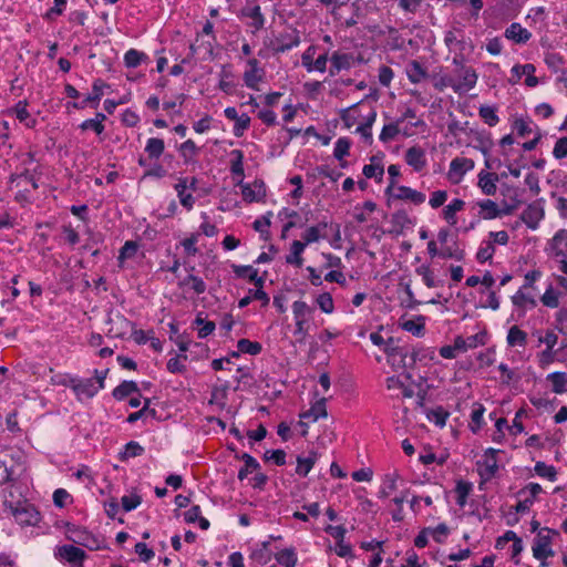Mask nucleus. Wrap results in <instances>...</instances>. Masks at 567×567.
Here are the masks:
<instances>
[{
    "mask_svg": "<svg viewBox=\"0 0 567 567\" xmlns=\"http://www.w3.org/2000/svg\"><path fill=\"white\" fill-rule=\"evenodd\" d=\"M534 470L538 476L545 477L550 482H555L557 480V471L553 465H547L544 462H537Z\"/></svg>",
    "mask_w": 567,
    "mask_h": 567,
    "instance_id": "13d9d810",
    "label": "nucleus"
},
{
    "mask_svg": "<svg viewBox=\"0 0 567 567\" xmlns=\"http://www.w3.org/2000/svg\"><path fill=\"white\" fill-rule=\"evenodd\" d=\"M405 162L415 172H421L426 166L425 151L420 146H412L405 152Z\"/></svg>",
    "mask_w": 567,
    "mask_h": 567,
    "instance_id": "4468645a",
    "label": "nucleus"
},
{
    "mask_svg": "<svg viewBox=\"0 0 567 567\" xmlns=\"http://www.w3.org/2000/svg\"><path fill=\"white\" fill-rule=\"evenodd\" d=\"M300 44V35L297 30L280 33L275 40H271L269 47L275 53H284Z\"/></svg>",
    "mask_w": 567,
    "mask_h": 567,
    "instance_id": "1a4fd4ad",
    "label": "nucleus"
},
{
    "mask_svg": "<svg viewBox=\"0 0 567 567\" xmlns=\"http://www.w3.org/2000/svg\"><path fill=\"white\" fill-rule=\"evenodd\" d=\"M76 377L70 373H59L51 378V382L54 385H62L73 389Z\"/></svg>",
    "mask_w": 567,
    "mask_h": 567,
    "instance_id": "338daca9",
    "label": "nucleus"
},
{
    "mask_svg": "<svg viewBox=\"0 0 567 567\" xmlns=\"http://www.w3.org/2000/svg\"><path fill=\"white\" fill-rule=\"evenodd\" d=\"M109 87L102 80H95L92 85V93L89 94L82 102L74 103L73 106L75 109H84L87 104L97 105L102 95L103 89Z\"/></svg>",
    "mask_w": 567,
    "mask_h": 567,
    "instance_id": "6ab92c4d",
    "label": "nucleus"
},
{
    "mask_svg": "<svg viewBox=\"0 0 567 567\" xmlns=\"http://www.w3.org/2000/svg\"><path fill=\"white\" fill-rule=\"evenodd\" d=\"M472 491V484L464 481H458L455 487L456 503L460 507H464L467 502V497Z\"/></svg>",
    "mask_w": 567,
    "mask_h": 567,
    "instance_id": "3c124183",
    "label": "nucleus"
},
{
    "mask_svg": "<svg viewBox=\"0 0 567 567\" xmlns=\"http://www.w3.org/2000/svg\"><path fill=\"white\" fill-rule=\"evenodd\" d=\"M174 189L177 194L181 205L185 209L192 210L196 200L193 196V192L187 188L186 181L184 178H178L177 183L174 185Z\"/></svg>",
    "mask_w": 567,
    "mask_h": 567,
    "instance_id": "a211bd4d",
    "label": "nucleus"
},
{
    "mask_svg": "<svg viewBox=\"0 0 567 567\" xmlns=\"http://www.w3.org/2000/svg\"><path fill=\"white\" fill-rule=\"evenodd\" d=\"M485 412V408L481 403H475L471 413V429L475 433L477 432L483 424V415Z\"/></svg>",
    "mask_w": 567,
    "mask_h": 567,
    "instance_id": "052dcab7",
    "label": "nucleus"
},
{
    "mask_svg": "<svg viewBox=\"0 0 567 567\" xmlns=\"http://www.w3.org/2000/svg\"><path fill=\"white\" fill-rule=\"evenodd\" d=\"M252 300H259L261 301L262 306H267L270 299L269 296L264 291V289H249L248 295L239 300L238 307L245 308Z\"/></svg>",
    "mask_w": 567,
    "mask_h": 567,
    "instance_id": "72a5a7b5",
    "label": "nucleus"
},
{
    "mask_svg": "<svg viewBox=\"0 0 567 567\" xmlns=\"http://www.w3.org/2000/svg\"><path fill=\"white\" fill-rule=\"evenodd\" d=\"M243 460L245 462V465L238 472V478L240 481L245 480L248 474H250L259 468V463L251 455L245 453L243 455Z\"/></svg>",
    "mask_w": 567,
    "mask_h": 567,
    "instance_id": "5fc2aeb1",
    "label": "nucleus"
},
{
    "mask_svg": "<svg viewBox=\"0 0 567 567\" xmlns=\"http://www.w3.org/2000/svg\"><path fill=\"white\" fill-rule=\"evenodd\" d=\"M498 452L499 450L489 447L485 450L482 458L476 462L478 474L484 481L492 480L497 473L498 464L496 455Z\"/></svg>",
    "mask_w": 567,
    "mask_h": 567,
    "instance_id": "423d86ee",
    "label": "nucleus"
},
{
    "mask_svg": "<svg viewBox=\"0 0 567 567\" xmlns=\"http://www.w3.org/2000/svg\"><path fill=\"white\" fill-rule=\"evenodd\" d=\"M247 64L249 69L244 73V82L247 87L255 90L262 80V70L259 69V62L256 59H249Z\"/></svg>",
    "mask_w": 567,
    "mask_h": 567,
    "instance_id": "dca6fc26",
    "label": "nucleus"
},
{
    "mask_svg": "<svg viewBox=\"0 0 567 567\" xmlns=\"http://www.w3.org/2000/svg\"><path fill=\"white\" fill-rule=\"evenodd\" d=\"M514 128L519 136L525 137L534 132V124L532 121L517 118L514 122Z\"/></svg>",
    "mask_w": 567,
    "mask_h": 567,
    "instance_id": "69168bd1",
    "label": "nucleus"
},
{
    "mask_svg": "<svg viewBox=\"0 0 567 567\" xmlns=\"http://www.w3.org/2000/svg\"><path fill=\"white\" fill-rule=\"evenodd\" d=\"M276 560L285 567H296L298 558L293 548H285L276 554Z\"/></svg>",
    "mask_w": 567,
    "mask_h": 567,
    "instance_id": "49530a36",
    "label": "nucleus"
},
{
    "mask_svg": "<svg viewBox=\"0 0 567 567\" xmlns=\"http://www.w3.org/2000/svg\"><path fill=\"white\" fill-rule=\"evenodd\" d=\"M480 207L478 215L483 219H494L502 215V210L498 208V205L491 199H483L476 203Z\"/></svg>",
    "mask_w": 567,
    "mask_h": 567,
    "instance_id": "b1692460",
    "label": "nucleus"
},
{
    "mask_svg": "<svg viewBox=\"0 0 567 567\" xmlns=\"http://www.w3.org/2000/svg\"><path fill=\"white\" fill-rule=\"evenodd\" d=\"M306 248V244L300 240H293L290 246V254L286 256V262L301 267L303 264L302 252Z\"/></svg>",
    "mask_w": 567,
    "mask_h": 567,
    "instance_id": "c756f323",
    "label": "nucleus"
},
{
    "mask_svg": "<svg viewBox=\"0 0 567 567\" xmlns=\"http://www.w3.org/2000/svg\"><path fill=\"white\" fill-rule=\"evenodd\" d=\"M68 538L75 544L86 547L90 550H101L107 548L104 539H100L86 529L76 526L68 528Z\"/></svg>",
    "mask_w": 567,
    "mask_h": 567,
    "instance_id": "39448f33",
    "label": "nucleus"
},
{
    "mask_svg": "<svg viewBox=\"0 0 567 567\" xmlns=\"http://www.w3.org/2000/svg\"><path fill=\"white\" fill-rule=\"evenodd\" d=\"M330 60L332 64L330 69V74L334 75L341 70H349L353 64L354 58L352 54L349 53L334 52Z\"/></svg>",
    "mask_w": 567,
    "mask_h": 567,
    "instance_id": "aec40b11",
    "label": "nucleus"
},
{
    "mask_svg": "<svg viewBox=\"0 0 567 567\" xmlns=\"http://www.w3.org/2000/svg\"><path fill=\"white\" fill-rule=\"evenodd\" d=\"M181 288L189 287L196 295H202L206 291L205 281L195 275H188L178 282Z\"/></svg>",
    "mask_w": 567,
    "mask_h": 567,
    "instance_id": "f704fd0d",
    "label": "nucleus"
},
{
    "mask_svg": "<svg viewBox=\"0 0 567 567\" xmlns=\"http://www.w3.org/2000/svg\"><path fill=\"white\" fill-rule=\"evenodd\" d=\"M243 197L247 202H257L265 196L262 182H255L252 185L246 184L241 187Z\"/></svg>",
    "mask_w": 567,
    "mask_h": 567,
    "instance_id": "5701e85b",
    "label": "nucleus"
},
{
    "mask_svg": "<svg viewBox=\"0 0 567 567\" xmlns=\"http://www.w3.org/2000/svg\"><path fill=\"white\" fill-rule=\"evenodd\" d=\"M498 181L497 175L493 173L481 172L478 174V186L481 187L483 194L485 195H494L497 190L496 183Z\"/></svg>",
    "mask_w": 567,
    "mask_h": 567,
    "instance_id": "393cba45",
    "label": "nucleus"
},
{
    "mask_svg": "<svg viewBox=\"0 0 567 567\" xmlns=\"http://www.w3.org/2000/svg\"><path fill=\"white\" fill-rule=\"evenodd\" d=\"M474 166L475 163L471 158L455 157L450 163V168L447 173L449 179L454 184H458L463 179L464 175L467 172L472 171Z\"/></svg>",
    "mask_w": 567,
    "mask_h": 567,
    "instance_id": "9d476101",
    "label": "nucleus"
},
{
    "mask_svg": "<svg viewBox=\"0 0 567 567\" xmlns=\"http://www.w3.org/2000/svg\"><path fill=\"white\" fill-rule=\"evenodd\" d=\"M362 173L367 178H374L377 182H381L384 175L381 159L377 156L371 157V163L363 166Z\"/></svg>",
    "mask_w": 567,
    "mask_h": 567,
    "instance_id": "cd10ccee",
    "label": "nucleus"
},
{
    "mask_svg": "<svg viewBox=\"0 0 567 567\" xmlns=\"http://www.w3.org/2000/svg\"><path fill=\"white\" fill-rule=\"evenodd\" d=\"M449 412L443 408L439 406L436 409L430 410L426 413V417L430 422L434 423L439 427H444L446 424V420L449 417Z\"/></svg>",
    "mask_w": 567,
    "mask_h": 567,
    "instance_id": "864d4df0",
    "label": "nucleus"
},
{
    "mask_svg": "<svg viewBox=\"0 0 567 567\" xmlns=\"http://www.w3.org/2000/svg\"><path fill=\"white\" fill-rule=\"evenodd\" d=\"M14 514L21 523L27 525H34L39 519V513L34 508L17 509Z\"/></svg>",
    "mask_w": 567,
    "mask_h": 567,
    "instance_id": "bf43d9fd",
    "label": "nucleus"
},
{
    "mask_svg": "<svg viewBox=\"0 0 567 567\" xmlns=\"http://www.w3.org/2000/svg\"><path fill=\"white\" fill-rule=\"evenodd\" d=\"M234 74L229 64L221 65L219 72V83L218 87L225 93H230L235 87V83L233 81Z\"/></svg>",
    "mask_w": 567,
    "mask_h": 567,
    "instance_id": "2f4dec72",
    "label": "nucleus"
},
{
    "mask_svg": "<svg viewBox=\"0 0 567 567\" xmlns=\"http://www.w3.org/2000/svg\"><path fill=\"white\" fill-rule=\"evenodd\" d=\"M540 301L548 308H557L559 306V292L550 285L540 297Z\"/></svg>",
    "mask_w": 567,
    "mask_h": 567,
    "instance_id": "0e129e2a",
    "label": "nucleus"
},
{
    "mask_svg": "<svg viewBox=\"0 0 567 567\" xmlns=\"http://www.w3.org/2000/svg\"><path fill=\"white\" fill-rule=\"evenodd\" d=\"M498 370L502 373L501 382L502 384L509 385L513 381H517L519 378L514 370H512L507 364L501 363L498 365Z\"/></svg>",
    "mask_w": 567,
    "mask_h": 567,
    "instance_id": "774afa93",
    "label": "nucleus"
},
{
    "mask_svg": "<svg viewBox=\"0 0 567 567\" xmlns=\"http://www.w3.org/2000/svg\"><path fill=\"white\" fill-rule=\"evenodd\" d=\"M326 404H327V399L320 398L311 405V408L308 411L300 414L299 424L301 426H303V431L301 433L303 436L307 435V433H308L307 427H308L309 422H316L320 417L327 416Z\"/></svg>",
    "mask_w": 567,
    "mask_h": 567,
    "instance_id": "6e6552de",
    "label": "nucleus"
},
{
    "mask_svg": "<svg viewBox=\"0 0 567 567\" xmlns=\"http://www.w3.org/2000/svg\"><path fill=\"white\" fill-rule=\"evenodd\" d=\"M328 227L327 221H320L316 226L309 227L303 234H302V244H306V247L312 243L319 241L320 238H324V230Z\"/></svg>",
    "mask_w": 567,
    "mask_h": 567,
    "instance_id": "a878e982",
    "label": "nucleus"
},
{
    "mask_svg": "<svg viewBox=\"0 0 567 567\" xmlns=\"http://www.w3.org/2000/svg\"><path fill=\"white\" fill-rule=\"evenodd\" d=\"M504 37L514 43L525 44L530 40L532 33L526 28L522 27L520 23L513 22L506 28Z\"/></svg>",
    "mask_w": 567,
    "mask_h": 567,
    "instance_id": "ddd939ff",
    "label": "nucleus"
},
{
    "mask_svg": "<svg viewBox=\"0 0 567 567\" xmlns=\"http://www.w3.org/2000/svg\"><path fill=\"white\" fill-rule=\"evenodd\" d=\"M478 115L484 121V123L491 127L496 126L499 122V117L496 113L495 106L482 105L478 109Z\"/></svg>",
    "mask_w": 567,
    "mask_h": 567,
    "instance_id": "a18cd8bd",
    "label": "nucleus"
},
{
    "mask_svg": "<svg viewBox=\"0 0 567 567\" xmlns=\"http://www.w3.org/2000/svg\"><path fill=\"white\" fill-rule=\"evenodd\" d=\"M465 206V202L461 198H454L449 205H446L443 209V218L451 225L455 226L457 224L456 214L461 212Z\"/></svg>",
    "mask_w": 567,
    "mask_h": 567,
    "instance_id": "bb28decb",
    "label": "nucleus"
},
{
    "mask_svg": "<svg viewBox=\"0 0 567 567\" xmlns=\"http://www.w3.org/2000/svg\"><path fill=\"white\" fill-rule=\"evenodd\" d=\"M400 133V124L398 123V121H395L393 123L385 124L382 127L379 138L381 142L386 143L389 141L394 140Z\"/></svg>",
    "mask_w": 567,
    "mask_h": 567,
    "instance_id": "6e6d98bb",
    "label": "nucleus"
},
{
    "mask_svg": "<svg viewBox=\"0 0 567 567\" xmlns=\"http://www.w3.org/2000/svg\"><path fill=\"white\" fill-rule=\"evenodd\" d=\"M506 340L509 347H525L527 342V333L517 326H513L508 330Z\"/></svg>",
    "mask_w": 567,
    "mask_h": 567,
    "instance_id": "a19ab883",
    "label": "nucleus"
},
{
    "mask_svg": "<svg viewBox=\"0 0 567 567\" xmlns=\"http://www.w3.org/2000/svg\"><path fill=\"white\" fill-rule=\"evenodd\" d=\"M440 257L444 259H455L457 261H461L464 259L465 252L463 249L458 247L456 241H454L453 245L446 246L441 250Z\"/></svg>",
    "mask_w": 567,
    "mask_h": 567,
    "instance_id": "4d7b16f0",
    "label": "nucleus"
},
{
    "mask_svg": "<svg viewBox=\"0 0 567 567\" xmlns=\"http://www.w3.org/2000/svg\"><path fill=\"white\" fill-rule=\"evenodd\" d=\"M545 213L543 207L533 203L528 205L520 215V220L530 229H536L538 227L539 221L544 218Z\"/></svg>",
    "mask_w": 567,
    "mask_h": 567,
    "instance_id": "f8f14e48",
    "label": "nucleus"
},
{
    "mask_svg": "<svg viewBox=\"0 0 567 567\" xmlns=\"http://www.w3.org/2000/svg\"><path fill=\"white\" fill-rule=\"evenodd\" d=\"M138 392H140V390H138L136 382L123 381L120 385H117L113 390L112 394H113L114 399L121 401V400H124L125 398H127L128 395H131L133 393H138Z\"/></svg>",
    "mask_w": 567,
    "mask_h": 567,
    "instance_id": "4c0bfd02",
    "label": "nucleus"
},
{
    "mask_svg": "<svg viewBox=\"0 0 567 567\" xmlns=\"http://www.w3.org/2000/svg\"><path fill=\"white\" fill-rule=\"evenodd\" d=\"M165 151V143L162 138L151 137L145 145V152L150 159H158Z\"/></svg>",
    "mask_w": 567,
    "mask_h": 567,
    "instance_id": "473e14b6",
    "label": "nucleus"
},
{
    "mask_svg": "<svg viewBox=\"0 0 567 567\" xmlns=\"http://www.w3.org/2000/svg\"><path fill=\"white\" fill-rule=\"evenodd\" d=\"M230 172L234 176L244 177V153L240 150H233L230 152Z\"/></svg>",
    "mask_w": 567,
    "mask_h": 567,
    "instance_id": "de8ad7c7",
    "label": "nucleus"
},
{
    "mask_svg": "<svg viewBox=\"0 0 567 567\" xmlns=\"http://www.w3.org/2000/svg\"><path fill=\"white\" fill-rule=\"evenodd\" d=\"M239 17L251 20L249 27L252 28V33H257L265 27L266 18L256 0H248L245 7L241 8Z\"/></svg>",
    "mask_w": 567,
    "mask_h": 567,
    "instance_id": "0eeeda50",
    "label": "nucleus"
},
{
    "mask_svg": "<svg viewBox=\"0 0 567 567\" xmlns=\"http://www.w3.org/2000/svg\"><path fill=\"white\" fill-rule=\"evenodd\" d=\"M107 372V369L102 371L95 370L94 378L81 379L76 377L72 389L76 399L84 401L95 396L104 388Z\"/></svg>",
    "mask_w": 567,
    "mask_h": 567,
    "instance_id": "f03ea898",
    "label": "nucleus"
},
{
    "mask_svg": "<svg viewBox=\"0 0 567 567\" xmlns=\"http://www.w3.org/2000/svg\"><path fill=\"white\" fill-rule=\"evenodd\" d=\"M231 268L234 274L239 278L246 277V272H249V280L255 284L257 289L264 288L265 279L258 275V270L252 266L233 265Z\"/></svg>",
    "mask_w": 567,
    "mask_h": 567,
    "instance_id": "4be33fe9",
    "label": "nucleus"
},
{
    "mask_svg": "<svg viewBox=\"0 0 567 567\" xmlns=\"http://www.w3.org/2000/svg\"><path fill=\"white\" fill-rule=\"evenodd\" d=\"M291 309L296 326L293 334L297 337V342L305 343L313 319L315 309L302 300L295 301Z\"/></svg>",
    "mask_w": 567,
    "mask_h": 567,
    "instance_id": "f257e3e1",
    "label": "nucleus"
},
{
    "mask_svg": "<svg viewBox=\"0 0 567 567\" xmlns=\"http://www.w3.org/2000/svg\"><path fill=\"white\" fill-rule=\"evenodd\" d=\"M238 352L257 355L261 352L262 347L257 341H250L249 339H240L237 342Z\"/></svg>",
    "mask_w": 567,
    "mask_h": 567,
    "instance_id": "8fccbe9b",
    "label": "nucleus"
},
{
    "mask_svg": "<svg viewBox=\"0 0 567 567\" xmlns=\"http://www.w3.org/2000/svg\"><path fill=\"white\" fill-rule=\"evenodd\" d=\"M28 106V102L27 101H19L16 106H14V113H16V116L17 118L24 123L27 127H34L35 124H37V120L35 118H32L30 116V113L27 109Z\"/></svg>",
    "mask_w": 567,
    "mask_h": 567,
    "instance_id": "58836bf2",
    "label": "nucleus"
},
{
    "mask_svg": "<svg viewBox=\"0 0 567 567\" xmlns=\"http://www.w3.org/2000/svg\"><path fill=\"white\" fill-rule=\"evenodd\" d=\"M316 461H317L316 452H310L309 456H307V457L298 456L296 473L302 477H306L309 474V472L312 470Z\"/></svg>",
    "mask_w": 567,
    "mask_h": 567,
    "instance_id": "e433bc0d",
    "label": "nucleus"
},
{
    "mask_svg": "<svg viewBox=\"0 0 567 567\" xmlns=\"http://www.w3.org/2000/svg\"><path fill=\"white\" fill-rule=\"evenodd\" d=\"M453 63L460 66L458 76L460 81H455L454 79L446 80V85L452 87V90L457 94H464L472 90L477 82V73L474 69L465 66L462 61L457 58L453 59Z\"/></svg>",
    "mask_w": 567,
    "mask_h": 567,
    "instance_id": "7ed1b4c3",
    "label": "nucleus"
},
{
    "mask_svg": "<svg viewBox=\"0 0 567 567\" xmlns=\"http://www.w3.org/2000/svg\"><path fill=\"white\" fill-rule=\"evenodd\" d=\"M547 380L551 382L554 393L561 394L567 391V373L551 372L547 375Z\"/></svg>",
    "mask_w": 567,
    "mask_h": 567,
    "instance_id": "ea45409f",
    "label": "nucleus"
},
{
    "mask_svg": "<svg viewBox=\"0 0 567 567\" xmlns=\"http://www.w3.org/2000/svg\"><path fill=\"white\" fill-rule=\"evenodd\" d=\"M524 288H520L513 297L512 302L515 307L520 309L534 308L536 307V300L533 296H529L523 291Z\"/></svg>",
    "mask_w": 567,
    "mask_h": 567,
    "instance_id": "c03bdc74",
    "label": "nucleus"
},
{
    "mask_svg": "<svg viewBox=\"0 0 567 567\" xmlns=\"http://www.w3.org/2000/svg\"><path fill=\"white\" fill-rule=\"evenodd\" d=\"M396 478H398V474L385 475L383 485L379 491L380 498L388 497L393 491L396 489Z\"/></svg>",
    "mask_w": 567,
    "mask_h": 567,
    "instance_id": "e2e57ef3",
    "label": "nucleus"
},
{
    "mask_svg": "<svg viewBox=\"0 0 567 567\" xmlns=\"http://www.w3.org/2000/svg\"><path fill=\"white\" fill-rule=\"evenodd\" d=\"M194 324H196L197 327H199L198 329V338L199 339H205L207 338L209 334H212L216 328V324L215 322L213 321H206L203 317H202V313H198L196 319L194 320Z\"/></svg>",
    "mask_w": 567,
    "mask_h": 567,
    "instance_id": "603ef678",
    "label": "nucleus"
},
{
    "mask_svg": "<svg viewBox=\"0 0 567 567\" xmlns=\"http://www.w3.org/2000/svg\"><path fill=\"white\" fill-rule=\"evenodd\" d=\"M184 519L188 524L198 522L202 529L206 530L209 528V522L202 516V509L199 505H193L188 511L184 513Z\"/></svg>",
    "mask_w": 567,
    "mask_h": 567,
    "instance_id": "c85d7f7f",
    "label": "nucleus"
},
{
    "mask_svg": "<svg viewBox=\"0 0 567 567\" xmlns=\"http://www.w3.org/2000/svg\"><path fill=\"white\" fill-rule=\"evenodd\" d=\"M58 553L61 558L71 564H81L85 558L84 550L73 545H63L58 548Z\"/></svg>",
    "mask_w": 567,
    "mask_h": 567,
    "instance_id": "412c9836",
    "label": "nucleus"
},
{
    "mask_svg": "<svg viewBox=\"0 0 567 567\" xmlns=\"http://www.w3.org/2000/svg\"><path fill=\"white\" fill-rule=\"evenodd\" d=\"M495 254V246L493 241L483 240L476 252V260L481 264L486 262L493 258Z\"/></svg>",
    "mask_w": 567,
    "mask_h": 567,
    "instance_id": "09e8293b",
    "label": "nucleus"
},
{
    "mask_svg": "<svg viewBox=\"0 0 567 567\" xmlns=\"http://www.w3.org/2000/svg\"><path fill=\"white\" fill-rule=\"evenodd\" d=\"M406 75L410 82L417 84L427 78V72L420 62L413 60L406 66Z\"/></svg>",
    "mask_w": 567,
    "mask_h": 567,
    "instance_id": "7c9ffc66",
    "label": "nucleus"
},
{
    "mask_svg": "<svg viewBox=\"0 0 567 567\" xmlns=\"http://www.w3.org/2000/svg\"><path fill=\"white\" fill-rule=\"evenodd\" d=\"M389 196L395 199L410 200L414 205H421L425 202V194L404 185L398 186L396 193L391 192Z\"/></svg>",
    "mask_w": 567,
    "mask_h": 567,
    "instance_id": "2eb2a0df",
    "label": "nucleus"
},
{
    "mask_svg": "<svg viewBox=\"0 0 567 567\" xmlns=\"http://www.w3.org/2000/svg\"><path fill=\"white\" fill-rule=\"evenodd\" d=\"M548 254L555 258L567 255V230L559 229L548 243Z\"/></svg>",
    "mask_w": 567,
    "mask_h": 567,
    "instance_id": "9b49d317",
    "label": "nucleus"
},
{
    "mask_svg": "<svg viewBox=\"0 0 567 567\" xmlns=\"http://www.w3.org/2000/svg\"><path fill=\"white\" fill-rule=\"evenodd\" d=\"M550 533L554 532L549 528H543L534 538L532 551L534 558L540 561V567H547L548 564L546 560L555 555V551L551 547L553 540Z\"/></svg>",
    "mask_w": 567,
    "mask_h": 567,
    "instance_id": "20e7f679",
    "label": "nucleus"
},
{
    "mask_svg": "<svg viewBox=\"0 0 567 567\" xmlns=\"http://www.w3.org/2000/svg\"><path fill=\"white\" fill-rule=\"evenodd\" d=\"M400 327L415 337H422L425 330L424 319L421 316H419L416 320H405L401 322Z\"/></svg>",
    "mask_w": 567,
    "mask_h": 567,
    "instance_id": "79ce46f5",
    "label": "nucleus"
},
{
    "mask_svg": "<svg viewBox=\"0 0 567 567\" xmlns=\"http://www.w3.org/2000/svg\"><path fill=\"white\" fill-rule=\"evenodd\" d=\"M198 147L193 140H187L179 145V153L184 164L188 165L195 163V156L198 153Z\"/></svg>",
    "mask_w": 567,
    "mask_h": 567,
    "instance_id": "c9c22d12",
    "label": "nucleus"
},
{
    "mask_svg": "<svg viewBox=\"0 0 567 567\" xmlns=\"http://www.w3.org/2000/svg\"><path fill=\"white\" fill-rule=\"evenodd\" d=\"M350 146H351V142L349 138H347V137L338 138L334 144L333 156L338 161H342L347 155H349Z\"/></svg>",
    "mask_w": 567,
    "mask_h": 567,
    "instance_id": "680f3d73",
    "label": "nucleus"
},
{
    "mask_svg": "<svg viewBox=\"0 0 567 567\" xmlns=\"http://www.w3.org/2000/svg\"><path fill=\"white\" fill-rule=\"evenodd\" d=\"M485 337L486 336L484 332H480L467 338L457 336L454 339V348L458 349V351L461 352H465L470 349H475L478 346L485 344Z\"/></svg>",
    "mask_w": 567,
    "mask_h": 567,
    "instance_id": "f3484780",
    "label": "nucleus"
},
{
    "mask_svg": "<svg viewBox=\"0 0 567 567\" xmlns=\"http://www.w3.org/2000/svg\"><path fill=\"white\" fill-rule=\"evenodd\" d=\"M148 56L136 49H130L124 54V64L126 68H137L143 61H146Z\"/></svg>",
    "mask_w": 567,
    "mask_h": 567,
    "instance_id": "37998d69",
    "label": "nucleus"
}]
</instances>
